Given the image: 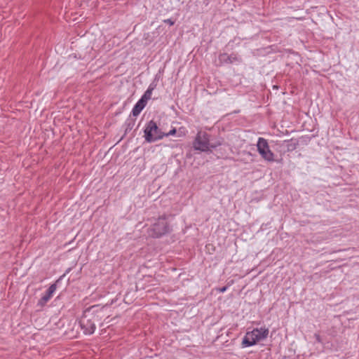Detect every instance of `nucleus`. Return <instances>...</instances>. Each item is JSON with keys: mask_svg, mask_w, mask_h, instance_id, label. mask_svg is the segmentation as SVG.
Segmentation results:
<instances>
[{"mask_svg": "<svg viewBox=\"0 0 359 359\" xmlns=\"http://www.w3.org/2000/svg\"><path fill=\"white\" fill-rule=\"evenodd\" d=\"M156 84L155 83H151L149 86L148 89H149L151 91H153L156 88Z\"/></svg>", "mask_w": 359, "mask_h": 359, "instance_id": "19", "label": "nucleus"}, {"mask_svg": "<svg viewBox=\"0 0 359 359\" xmlns=\"http://www.w3.org/2000/svg\"><path fill=\"white\" fill-rule=\"evenodd\" d=\"M175 133H176V129L175 128H172L168 133H165V137H168V136L174 135H175Z\"/></svg>", "mask_w": 359, "mask_h": 359, "instance_id": "16", "label": "nucleus"}, {"mask_svg": "<svg viewBox=\"0 0 359 359\" xmlns=\"http://www.w3.org/2000/svg\"><path fill=\"white\" fill-rule=\"evenodd\" d=\"M228 286H224L222 287H219L217 289V290L219 292H222V293H224V292H226L228 289Z\"/></svg>", "mask_w": 359, "mask_h": 359, "instance_id": "18", "label": "nucleus"}, {"mask_svg": "<svg viewBox=\"0 0 359 359\" xmlns=\"http://www.w3.org/2000/svg\"><path fill=\"white\" fill-rule=\"evenodd\" d=\"M326 333L328 336H330L332 337H335L337 335L338 331L334 327H332L331 328H329Z\"/></svg>", "mask_w": 359, "mask_h": 359, "instance_id": "15", "label": "nucleus"}, {"mask_svg": "<svg viewBox=\"0 0 359 359\" xmlns=\"http://www.w3.org/2000/svg\"><path fill=\"white\" fill-rule=\"evenodd\" d=\"M164 22L166 23V24H168L170 26H172V25H173L175 24V20H173L171 18H168V19L164 20Z\"/></svg>", "mask_w": 359, "mask_h": 359, "instance_id": "17", "label": "nucleus"}, {"mask_svg": "<svg viewBox=\"0 0 359 359\" xmlns=\"http://www.w3.org/2000/svg\"><path fill=\"white\" fill-rule=\"evenodd\" d=\"M152 92L153 91L147 88L140 99H143V100L147 103V101L151 99Z\"/></svg>", "mask_w": 359, "mask_h": 359, "instance_id": "14", "label": "nucleus"}, {"mask_svg": "<svg viewBox=\"0 0 359 359\" xmlns=\"http://www.w3.org/2000/svg\"><path fill=\"white\" fill-rule=\"evenodd\" d=\"M314 337L316 339V342L323 344L324 348L326 349H332V344H330L329 341H324V340L322 339V337L318 334H315Z\"/></svg>", "mask_w": 359, "mask_h": 359, "instance_id": "11", "label": "nucleus"}, {"mask_svg": "<svg viewBox=\"0 0 359 359\" xmlns=\"http://www.w3.org/2000/svg\"><path fill=\"white\" fill-rule=\"evenodd\" d=\"M147 103L143 100V99H140L136 104L134 105L131 114L133 116H138L143 109L145 107Z\"/></svg>", "mask_w": 359, "mask_h": 359, "instance_id": "10", "label": "nucleus"}, {"mask_svg": "<svg viewBox=\"0 0 359 359\" xmlns=\"http://www.w3.org/2000/svg\"><path fill=\"white\" fill-rule=\"evenodd\" d=\"M210 135L206 132L199 131L194 142V147L201 151H210Z\"/></svg>", "mask_w": 359, "mask_h": 359, "instance_id": "5", "label": "nucleus"}, {"mask_svg": "<svg viewBox=\"0 0 359 359\" xmlns=\"http://www.w3.org/2000/svg\"><path fill=\"white\" fill-rule=\"evenodd\" d=\"M257 149L262 158L267 162H273L275 155L270 149L268 140L264 137H259L257 142Z\"/></svg>", "mask_w": 359, "mask_h": 359, "instance_id": "4", "label": "nucleus"}, {"mask_svg": "<svg viewBox=\"0 0 359 359\" xmlns=\"http://www.w3.org/2000/svg\"><path fill=\"white\" fill-rule=\"evenodd\" d=\"M135 123V119H133L131 118H128L125 122L126 133L130 131L133 128Z\"/></svg>", "mask_w": 359, "mask_h": 359, "instance_id": "12", "label": "nucleus"}, {"mask_svg": "<svg viewBox=\"0 0 359 359\" xmlns=\"http://www.w3.org/2000/svg\"><path fill=\"white\" fill-rule=\"evenodd\" d=\"M97 321V316L89 311H85L79 321V324L83 334L90 335L94 333L96 328L95 323Z\"/></svg>", "mask_w": 359, "mask_h": 359, "instance_id": "2", "label": "nucleus"}, {"mask_svg": "<svg viewBox=\"0 0 359 359\" xmlns=\"http://www.w3.org/2000/svg\"><path fill=\"white\" fill-rule=\"evenodd\" d=\"M224 140L222 138H217L215 140H210V151L213 149H216L219 146L223 144Z\"/></svg>", "mask_w": 359, "mask_h": 359, "instance_id": "13", "label": "nucleus"}, {"mask_svg": "<svg viewBox=\"0 0 359 359\" xmlns=\"http://www.w3.org/2000/svg\"><path fill=\"white\" fill-rule=\"evenodd\" d=\"M241 60V57L236 53L229 55L224 53L219 54L218 56L219 65L240 63Z\"/></svg>", "mask_w": 359, "mask_h": 359, "instance_id": "6", "label": "nucleus"}, {"mask_svg": "<svg viewBox=\"0 0 359 359\" xmlns=\"http://www.w3.org/2000/svg\"><path fill=\"white\" fill-rule=\"evenodd\" d=\"M256 337L253 331H248L245 333V336L243 338L242 340V347L246 348V347H250L256 344L257 341H259L257 339H256Z\"/></svg>", "mask_w": 359, "mask_h": 359, "instance_id": "8", "label": "nucleus"}, {"mask_svg": "<svg viewBox=\"0 0 359 359\" xmlns=\"http://www.w3.org/2000/svg\"><path fill=\"white\" fill-rule=\"evenodd\" d=\"M56 283L51 284L48 289L46 291L45 294L42 295L41 299L38 301L37 305L43 307L52 298L53 294L56 291Z\"/></svg>", "mask_w": 359, "mask_h": 359, "instance_id": "7", "label": "nucleus"}, {"mask_svg": "<svg viewBox=\"0 0 359 359\" xmlns=\"http://www.w3.org/2000/svg\"><path fill=\"white\" fill-rule=\"evenodd\" d=\"M171 231V227L168 222L167 217H159L152 226L149 229L148 233L153 238H160Z\"/></svg>", "mask_w": 359, "mask_h": 359, "instance_id": "1", "label": "nucleus"}, {"mask_svg": "<svg viewBox=\"0 0 359 359\" xmlns=\"http://www.w3.org/2000/svg\"><path fill=\"white\" fill-rule=\"evenodd\" d=\"M253 332L255 334L256 339L259 341L261 340H264L267 338L269 335V330L266 327H262L259 328H255L252 330Z\"/></svg>", "mask_w": 359, "mask_h": 359, "instance_id": "9", "label": "nucleus"}, {"mask_svg": "<svg viewBox=\"0 0 359 359\" xmlns=\"http://www.w3.org/2000/svg\"><path fill=\"white\" fill-rule=\"evenodd\" d=\"M144 133L145 141L148 143L156 142L165 137V133L161 131L156 123L153 120L149 121L146 124Z\"/></svg>", "mask_w": 359, "mask_h": 359, "instance_id": "3", "label": "nucleus"}]
</instances>
